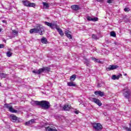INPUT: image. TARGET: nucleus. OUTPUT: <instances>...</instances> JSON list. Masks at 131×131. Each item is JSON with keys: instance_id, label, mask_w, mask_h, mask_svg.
<instances>
[{"instance_id": "09e8293b", "label": "nucleus", "mask_w": 131, "mask_h": 131, "mask_svg": "<svg viewBox=\"0 0 131 131\" xmlns=\"http://www.w3.org/2000/svg\"><path fill=\"white\" fill-rule=\"evenodd\" d=\"M115 45H117V43H116V42H115Z\"/></svg>"}, {"instance_id": "a18cd8bd", "label": "nucleus", "mask_w": 131, "mask_h": 131, "mask_svg": "<svg viewBox=\"0 0 131 131\" xmlns=\"http://www.w3.org/2000/svg\"><path fill=\"white\" fill-rule=\"evenodd\" d=\"M81 101V99H79V100H78V101H79V102H80Z\"/></svg>"}, {"instance_id": "79ce46f5", "label": "nucleus", "mask_w": 131, "mask_h": 131, "mask_svg": "<svg viewBox=\"0 0 131 131\" xmlns=\"http://www.w3.org/2000/svg\"><path fill=\"white\" fill-rule=\"evenodd\" d=\"M2 22H3V23H5V24H7V20H3Z\"/></svg>"}, {"instance_id": "6e6552de", "label": "nucleus", "mask_w": 131, "mask_h": 131, "mask_svg": "<svg viewBox=\"0 0 131 131\" xmlns=\"http://www.w3.org/2000/svg\"><path fill=\"white\" fill-rule=\"evenodd\" d=\"M86 19L88 21H92L93 22H97L99 20L98 17L92 18L91 16H88Z\"/></svg>"}, {"instance_id": "cd10ccee", "label": "nucleus", "mask_w": 131, "mask_h": 131, "mask_svg": "<svg viewBox=\"0 0 131 131\" xmlns=\"http://www.w3.org/2000/svg\"><path fill=\"white\" fill-rule=\"evenodd\" d=\"M0 77L2 78H6V77H7V74L4 73H0Z\"/></svg>"}, {"instance_id": "39448f33", "label": "nucleus", "mask_w": 131, "mask_h": 131, "mask_svg": "<svg viewBox=\"0 0 131 131\" xmlns=\"http://www.w3.org/2000/svg\"><path fill=\"white\" fill-rule=\"evenodd\" d=\"M44 23L45 25H47V26H49L50 27V28H52V29H55V28H57V24H52L48 21H45Z\"/></svg>"}, {"instance_id": "0eeeda50", "label": "nucleus", "mask_w": 131, "mask_h": 131, "mask_svg": "<svg viewBox=\"0 0 131 131\" xmlns=\"http://www.w3.org/2000/svg\"><path fill=\"white\" fill-rule=\"evenodd\" d=\"M96 96H99V97H104L105 96V93L101 91H96L94 92Z\"/></svg>"}, {"instance_id": "9d476101", "label": "nucleus", "mask_w": 131, "mask_h": 131, "mask_svg": "<svg viewBox=\"0 0 131 131\" xmlns=\"http://www.w3.org/2000/svg\"><path fill=\"white\" fill-rule=\"evenodd\" d=\"M71 9L73 11H78V10H80V7L78 5H74L71 6Z\"/></svg>"}, {"instance_id": "b1692460", "label": "nucleus", "mask_w": 131, "mask_h": 131, "mask_svg": "<svg viewBox=\"0 0 131 131\" xmlns=\"http://www.w3.org/2000/svg\"><path fill=\"white\" fill-rule=\"evenodd\" d=\"M43 8L45 9H49L50 8V5H49V4L48 3L43 2L42 3Z\"/></svg>"}, {"instance_id": "c756f323", "label": "nucleus", "mask_w": 131, "mask_h": 131, "mask_svg": "<svg viewBox=\"0 0 131 131\" xmlns=\"http://www.w3.org/2000/svg\"><path fill=\"white\" fill-rule=\"evenodd\" d=\"M111 36H113V37H116V33L112 31L111 32Z\"/></svg>"}, {"instance_id": "423d86ee", "label": "nucleus", "mask_w": 131, "mask_h": 131, "mask_svg": "<svg viewBox=\"0 0 131 131\" xmlns=\"http://www.w3.org/2000/svg\"><path fill=\"white\" fill-rule=\"evenodd\" d=\"M119 67L118 66L110 65L108 67L106 68V70L107 71H111V70H114L117 69Z\"/></svg>"}, {"instance_id": "2eb2a0df", "label": "nucleus", "mask_w": 131, "mask_h": 131, "mask_svg": "<svg viewBox=\"0 0 131 131\" xmlns=\"http://www.w3.org/2000/svg\"><path fill=\"white\" fill-rule=\"evenodd\" d=\"M124 92H125V93H123V96L125 97V98H128L130 95L129 91L124 89Z\"/></svg>"}, {"instance_id": "c9c22d12", "label": "nucleus", "mask_w": 131, "mask_h": 131, "mask_svg": "<svg viewBox=\"0 0 131 131\" xmlns=\"http://www.w3.org/2000/svg\"><path fill=\"white\" fill-rule=\"evenodd\" d=\"M49 92H50V91L49 90H47V91L42 92V94H45V95L46 94H49Z\"/></svg>"}, {"instance_id": "aec40b11", "label": "nucleus", "mask_w": 131, "mask_h": 131, "mask_svg": "<svg viewBox=\"0 0 131 131\" xmlns=\"http://www.w3.org/2000/svg\"><path fill=\"white\" fill-rule=\"evenodd\" d=\"M32 72L34 74H40V73H42L41 69H39L38 70H33L32 71Z\"/></svg>"}, {"instance_id": "1a4fd4ad", "label": "nucleus", "mask_w": 131, "mask_h": 131, "mask_svg": "<svg viewBox=\"0 0 131 131\" xmlns=\"http://www.w3.org/2000/svg\"><path fill=\"white\" fill-rule=\"evenodd\" d=\"M46 131H58L55 127H52L51 126L45 127Z\"/></svg>"}, {"instance_id": "393cba45", "label": "nucleus", "mask_w": 131, "mask_h": 131, "mask_svg": "<svg viewBox=\"0 0 131 131\" xmlns=\"http://www.w3.org/2000/svg\"><path fill=\"white\" fill-rule=\"evenodd\" d=\"M92 59L93 60V61H94V62H96V63H99V64H101V63H102V61H101L99 59H96L95 57H92Z\"/></svg>"}, {"instance_id": "6ab92c4d", "label": "nucleus", "mask_w": 131, "mask_h": 131, "mask_svg": "<svg viewBox=\"0 0 131 131\" xmlns=\"http://www.w3.org/2000/svg\"><path fill=\"white\" fill-rule=\"evenodd\" d=\"M56 29H57L58 32L59 33L60 35L61 36H63L64 35V33H63V31H62V29L58 28V26H57V27L55 28Z\"/></svg>"}, {"instance_id": "f257e3e1", "label": "nucleus", "mask_w": 131, "mask_h": 131, "mask_svg": "<svg viewBox=\"0 0 131 131\" xmlns=\"http://www.w3.org/2000/svg\"><path fill=\"white\" fill-rule=\"evenodd\" d=\"M35 104L37 106H40V107H41L42 109H44V110H48V109H50L51 107L50 102L46 100H42L41 101H35Z\"/></svg>"}, {"instance_id": "a211bd4d", "label": "nucleus", "mask_w": 131, "mask_h": 131, "mask_svg": "<svg viewBox=\"0 0 131 131\" xmlns=\"http://www.w3.org/2000/svg\"><path fill=\"white\" fill-rule=\"evenodd\" d=\"M10 117L11 118V119L12 121H13V122L15 121H17V119H18L17 116H15L14 114L10 115Z\"/></svg>"}, {"instance_id": "ea45409f", "label": "nucleus", "mask_w": 131, "mask_h": 131, "mask_svg": "<svg viewBox=\"0 0 131 131\" xmlns=\"http://www.w3.org/2000/svg\"><path fill=\"white\" fill-rule=\"evenodd\" d=\"M112 2H113V0H108L107 1L108 4H112Z\"/></svg>"}, {"instance_id": "412c9836", "label": "nucleus", "mask_w": 131, "mask_h": 131, "mask_svg": "<svg viewBox=\"0 0 131 131\" xmlns=\"http://www.w3.org/2000/svg\"><path fill=\"white\" fill-rule=\"evenodd\" d=\"M41 42H42V43L47 45V43H48V40L47 39V38L43 37L41 39Z\"/></svg>"}, {"instance_id": "49530a36", "label": "nucleus", "mask_w": 131, "mask_h": 131, "mask_svg": "<svg viewBox=\"0 0 131 131\" xmlns=\"http://www.w3.org/2000/svg\"><path fill=\"white\" fill-rule=\"evenodd\" d=\"M0 86H2V83H0Z\"/></svg>"}, {"instance_id": "ddd939ff", "label": "nucleus", "mask_w": 131, "mask_h": 131, "mask_svg": "<svg viewBox=\"0 0 131 131\" xmlns=\"http://www.w3.org/2000/svg\"><path fill=\"white\" fill-rule=\"evenodd\" d=\"M71 105L69 104H64L63 105V109L64 110V111H69V110L71 109Z\"/></svg>"}, {"instance_id": "f3484780", "label": "nucleus", "mask_w": 131, "mask_h": 131, "mask_svg": "<svg viewBox=\"0 0 131 131\" xmlns=\"http://www.w3.org/2000/svg\"><path fill=\"white\" fill-rule=\"evenodd\" d=\"M51 70V68L50 67H43L42 68H41V72H43V71H47V72H50Z\"/></svg>"}, {"instance_id": "473e14b6", "label": "nucleus", "mask_w": 131, "mask_h": 131, "mask_svg": "<svg viewBox=\"0 0 131 131\" xmlns=\"http://www.w3.org/2000/svg\"><path fill=\"white\" fill-rule=\"evenodd\" d=\"M12 34H13V35H17L18 34V31L16 30H13L12 31Z\"/></svg>"}, {"instance_id": "dca6fc26", "label": "nucleus", "mask_w": 131, "mask_h": 131, "mask_svg": "<svg viewBox=\"0 0 131 131\" xmlns=\"http://www.w3.org/2000/svg\"><path fill=\"white\" fill-rule=\"evenodd\" d=\"M65 34L66 36L70 39H71L72 38V35H71V34H70V31H65Z\"/></svg>"}, {"instance_id": "8fccbe9b", "label": "nucleus", "mask_w": 131, "mask_h": 131, "mask_svg": "<svg viewBox=\"0 0 131 131\" xmlns=\"http://www.w3.org/2000/svg\"><path fill=\"white\" fill-rule=\"evenodd\" d=\"M93 99H96V98H93Z\"/></svg>"}, {"instance_id": "de8ad7c7", "label": "nucleus", "mask_w": 131, "mask_h": 131, "mask_svg": "<svg viewBox=\"0 0 131 131\" xmlns=\"http://www.w3.org/2000/svg\"><path fill=\"white\" fill-rule=\"evenodd\" d=\"M3 41H5V42H6V40H3Z\"/></svg>"}, {"instance_id": "f8f14e48", "label": "nucleus", "mask_w": 131, "mask_h": 131, "mask_svg": "<svg viewBox=\"0 0 131 131\" xmlns=\"http://www.w3.org/2000/svg\"><path fill=\"white\" fill-rule=\"evenodd\" d=\"M122 76V75L121 74L116 75H113L112 79H113V80H116V79H118L119 78H120Z\"/></svg>"}, {"instance_id": "f03ea898", "label": "nucleus", "mask_w": 131, "mask_h": 131, "mask_svg": "<svg viewBox=\"0 0 131 131\" xmlns=\"http://www.w3.org/2000/svg\"><path fill=\"white\" fill-rule=\"evenodd\" d=\"M30 33H39L40 35L45 34V27L40 25H37L36 28L32 29L30 30Z\"/></svg>"}, {"instance_id": "a878e982", "label": "nucleus", "mask_w": 131, "mask_h": 131, "mask_svg": "<svg viewBox=\"0 0 131 131\" xmlns=\"http://www.w3.org/2000/svg\"><path fill=\"white\" fill-rule=\"evenodd\" d=\"M5 107L7 108V109H9V111L11 108L12 107V105H11L10 104H5L4 105Z\"/></svg>"}, {"instance_id": "20e7f679", "label": "nucleus", "mask_w": 131, "mask_h": 131, "mask_svg": "<svg viewBox=\"0 0 131 131\" xmlns=\"http://www.w3.org/2000/svg\"><path fill=\"white\" fill-rule=\"evenodd\" d=\"M92 126L94 129L96 131H100L101 129H103V126L100 123H92Z\"/></svg>"}, {"instance_id": "4be33fe9", "label": "nucleus", "mask_w": 131, "mask_h": 131, "mask_svg": "<svg viewBox=\"0 0 131 131\" xmlns=\"http://www.w3.org/2000/svg\"><path fill=\"white\" fill-rule=\"evenodd\" d=\"M76 79V75L74 74L70 77V80H71V81H74V80H75Z\"/></svg>"}, {"instance_id": "5701e85b", "label": "nucleus", "mask_w": 131, "mask_h": 131, "mask_svg": "<svg viewBox=\"0 0 131 131\" xmlns=\"http://www.w3.org/2000/svg\"><path fill=\"white\" fill-rule=\"evenodd\" d=\"M68 86H76V84L73 82H69L67 83Z\"/></svg>"}, {"instance_id": "c85d7f7f", "label": "nucleus", "mask_w": 131, "mask_h": 131, "mask_svg": "<svg viewBox=\"0 0 131 131\" xmlns=\"http://www.w3.org/2000/svg\"><path fill=\"white\" fill-rule=\"evenodd\" d=\"M12 55H13V53L10 51H8L7 53H6V56L7 57H11L12 56Z\"/></svg>"}, {"instance_id": "bb28decb", "label": "nucleus", "mask_w": 131, "mask_h": 131, "mask_svg": "<svg viewBox=\"0 0 131 131\" xmlns=\"http://www.w3.org/2000/svg\"><path fill=\"white\" fill-rule=\"evenodd\" d=\"M10 112H11L12 113H17V110H15L13 108V106L9 110Z\"/></svg>"}, {"instance_id": "4c0bfd02", "label": "nucleus", "mask_w": 131, "mask_h": 131, "mask_svg": "<svg viewBox=\"0 0 131 131\" xmlns=\"http://www.w3.org/2000/svg\"><path fill=\"white\" fill-rule=\"evenodd\" d=\"M5 48V45L3 44H0V49H3Z\"/></svg>"}, {"instance_id": "e433bc0d", "label": "nucleus", "mask_w": 131, "mask_h": 131, "mask_svg": "<svg viewBox=\"0 0 131 131\" xmlns=\"http://www.w3.org/2000/svg\"><path fill=\"white\" fill-rule=\"evenodd\" d=\"M124 11L125 12H128V11H129V8H124Z\"/></svg>"}, {"instance_id": "58836bf2", "label": "nucleus", "mask_w": 131, "mask_h": 131, "mask_svg": "<svg viewBox=\"0 0 131 131\" xmlns=\"http://www.w3.org/2000/svg\"><path fill=\"white\" fill-rule=\"evenodd\" d=\"M102 86V84L98 83L97 88H101Z\"/></svg>"}, {"instance_id": "2f4dec72", "label": "nucleus", "mask_w": 131, "mask_h": 131, "mask_svg": "<svg viewBox=\"0 0 131 131\" xmlns=\"http://www.w3.org/2000/svg\"><path fill=\"white\" fill-rule=\"evenodd\" d=\"M123 128H124V129H125L127 131H131L130 128H129V127H128L127 126H124Z\"/></svg>"}, {"instance_id": "c03bdc74", "label": "nucleus", "mask_w": 131, "mask_h": 131, "mask_svg": "<svg viewBox=\"0 0 131 131\" xmlns=\"http://www.w3.org/2000/svg\"><path fill=\"white\" fill-rule=\"evenodd\" d=\"M124 76H126V75H127L126 74H124Z\"/></svg>"}, {"instance_id": "f704fd0d", "label": "nucleus", "mask_w": 131, "mask_h": 131, "mask_svg": "<svg viewBox=\"0 0 131 131\" xmlns=\"http://www.w3.org/2000/svg\"><path fill=\"white\" fill-rule=\"evenodd\" d=\"M123 19L124 20L125 22H129V19L126 18V16L124 17Z\"/></svg>"}, {"instance_id": "37998d69", "label": "nucleus", "mask_w": 131, "mask_h": 131, "mask_svg": "<svg viewBox=\"0 0 131 131\" xmlns=\"http://www.w3.org/2000/svg\"><path fill=\"white\" fill-rule=\"evenodd\" d=\"M97 2H99V3H102L103 2V0H96Z\"/></svg>"}, {"instance_id": "a19ab883", "label": "nucleus", "mask_w": 131, "mask_h": 131, "mask_svg": "<svg viewBox=\"0 0 131 131\" xmlns=\"http://www.w3.org/2000/svg\"><path fill=\"white\" fill-rule=\"evenodd\" d=\"M74 112L75 114H78L79 113V111H74Z\"/></svg>"}, {"instance_id": "72a5a7b5", "label": "nucleus", "mask_w": 131, "mask_h": 131, "mask_svg": "<svg viewBox=\"0 0 131 131\" xmlns=\"http://www.w3.org/2000/svg\"><path fill=\"white\" fill-rule=\"evenodd\" d=\"M92 38H93V39H98V37L95 34L92 35Z\"/></svg>"}, {"instance_id": "9b49d317", "label": "nucleus", "mask_w": 131, "mask_h": 131, "mask_svg": "<svg viewBox=\"0 0 131 131\" xmlns=\"http://www.w3.org/2000/svg\"><path fill=\"white\" fill-rule=\"evenodd\" d=\"M93 102L95 103V104H97L99 106H102V102H101V101L99 100L98 99H92Z\"/></svg>"}, {"instance_id": "4468645a", "label": "nucleus", "mask_w": 131, "mask_h": 131, "mask_svg": "<svg viewBox=\"0 0 131 131\" xmlns=\"http://www.w3.org/2000/svg\"><path fill=\"white\" fill-rule=\"evenodd\" d=\"M33 123H34V119H32L31 120L26 122L25 123V125L29 126V125H31V124H33Z\"/></svg>"}, {"instance_id": "7c9ffc66", "label": "nucleus", "mask_w": 131, "mask_h": 131, "mask_svg": "<svg viewBox=\"0 0 131 131\" xmlns=\"http://www.w3.org/2000/svg\"><path fill=\"white\" fill-rule=\"evenodd\" d=\"M84 63L86 64V65L88 66L90 64V60L86 59H84Z\"/></svg>"}, {"instance_id": "7ed1b4c3", "label": "nucleus", "mask_w": 131, "mask_h": 131, "mask_svg": "<svg viewBox=\"0 0 131 131\" xmlns=\"http://www.w3.org/2000/svg\"><path fill=\"white\" fill-rule=\"evenodd\" d=\"M22 3L25 7H28L29 8H35L36 7L35 3H30L28 0L23 1Z\"/></svg>"}]
</instances>
